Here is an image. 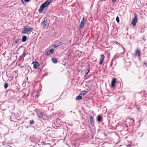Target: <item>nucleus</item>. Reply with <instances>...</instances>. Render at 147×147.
I'll use <instances>...</instances> for the list:
<instances>
[{"label": "nucleus", "instance_id": "f257e3e1", "mask_svg": "<svg viewBox=\"0 0 147 147\" xmlns=\"http://www.w3.org/2000/svg\"><path fill=\"white\" fill-rule=\"evenodd\" d=\"M51 0H47L45 3H43L40 6L39 9V12L40 13L42 12L43 9L46 7L50 4Z\"/></svg>", "mask_w": 147, "mask_h": 147}, {"label": "nucleus", "instance_id": "f03ea898", "mask_svg": "<svg viewBox=\"0 0 147 147\" xmlns=\"http://www.w3.org/2000/svg\"><path fill=\"white\" fill-rule=\"evenodd\" d=\"M24 30L22 31V33L28 34L32 32L33 30V28H32L28 27V28H27L26 27H24Z\"/></svg>", "mask_w": 147, "mask_h": 147}, {"label": "nucleus", "instance_id": "7ed1b4c3", "mask_svg": "<svg viewBox=\"0 0 147 147\" xmlns=\"http://www.w3.org/2000/svg\"><path fill=\"white\" fill-rule=\"evenodd\" d=\"M134 17L133 18L131 24L133 26L135 27L138 22V17L136 14H134Z\"/></svg>", "mask_w": 147, "mask_h": 147}, {"label": "nucleus", "instance_id": "20e7f679", "mask_svg": "<svg viewBox=\"0 0 147 147\" xmlns=\"http://www.w3.org/2000/svg\"><path fill=\"white\" fill-rule=\"evenodd\" d=\"M47 24V20L46 18H45L41 24L42 26V28H45Z\"/></svg>", "mask_w": 147, "mask_h": 147}, {"label": "nucleus", "instance_id": "39448f33", "mask_svg": "<svg viewBox=\"0 0 147 147\" xmlns=\"http://www.w3.org/2000/svg\"><path fill=\"white\" fill-rule=\"evenodd\" d=\"M117 81V79L115 78H113L111 82V87L114 88L115 87L116 82Z\"/></svg>", "mask_w": 147, "mask_h": 147}, {"label": "nucleus", "instance_id": "423d86ee", "mask_svg": "<svg viewBox=\"0 0 147 147\" xmlns=\"http://www.w3.org/2000/svg\"><path fill=\"white\" fill-rule=\"evenodd\" d=\"M85 22L84 18H83L79 25V27L80 29H82L84 27V25Z\"/></svg>", "mask_w": 147, "mask_h": 147}, {"label": "nucleus", "instance_id": "0eeeda50", "mask_svg": "<svg viewBox=\"0 0 147 147\" xmlns=\"http://www.w3.org/2000/svg\"><path fill=\"white\" fill-rule=\"evenodd\" d=\"M32 64L34 65V68L36 69H37V67L39 65L38 63L36 61L33 62Z\"/></svg>", "mask_w": 147, "mask_h": 147}, {"label": "nucleus", "instance_id": "6e6552de", "mask_svg": "<svg viewBox=\"0 0 147 147\" xmlns=\"http://www.w3.org/2000/svg\"><path fill=\"white\" fill-rule=\"evenodd\" d=\"M140 50L139 49H137L136 52H135V56L136 57L140 56Z\"/></svg>", "mask_w": 147, "mask_h": 147}, {"label": "nucleus", "instance_id": "1a4fd4ad", "mask_svg": "<svg viewBox=\"0 0 147 147\" xmlns=\"http://www.w3.org/2000/svg\"><path fill=\"white\" fill-rule=\"evenodd\" d=\"M105 56L103 55H102L101 56L100 60L99 61V64L101 65L104 61V59L105 58Z\"/></svg>", "mask_w": 147, "mask_h": 147}, {"label": "nucleus", "instance_id": "9d476101", "mask_svg": "<svg viewBox=\"0 0 147 147\" xmlns=\"http://www.w3.org/2000/svg\"><path fill=\"white\" fill-rule=\"evenodd\" d=\"M97 121L98 122L102 121H103L102 119V116L101 114L98 115L97 116Z\"/></svg>", "mask_w": 147, "mask_h": 147}, {"label": "nucleus", "instance_id": "9b49d317", "mask_svg": "<svg viewBox=\"0 0 147 147\" xmlns=\"http://www.w3.org/2000/svg\"><path fill=\"white\" fill-rule=\"evenodd\" d=\"M91 90L90 88H89L88 91H82L80 94L81 95H84L87 94L88 92H89Z\"/></svg>", "mask_w": 147, "mask_h": 147}, {"label": "nucleus", "instance_id": "f8f14e48", "mask_svg": "<svg viewBox=\"0 0 147 147\" xmlns=\"http://www.w3.org/2000/svg\"><path fill=\"white\" fill-rule=\"evenodd\" d=\"M26 54L24 52L22 54L20 57L19 58V61L22 60V61L24 60V59H23V58L25 56Z\"/></svg>", "mask_w": 147, "mask_h": 147}, {"label": "nucleus", "instance_id": "ddd939ff", "mask_svg": "<svg viewBox=\"0 0 147 147\" xmlns=\"http://www.w3.org/2000/svg\"><path fill=\"white\" fill-rule=\"evenodd\" d=\"M94 119L93 117L92 116V115H91L90 116V123L91 124H92L93 123L94 121Z\"/></svg>", "mask_w": 147, "mask_h": 147}, {"label": "nucleus", "instance_id": "4468645a", "mask_svg": "<svg viewBox=\"0 0 147 147\" xmlns=\"http://www.w3.org/2000/svg\"><path fill=\"white\" fill-rule=\"evenodd\" d=\"M27 39V36H23L22 38V41L23 42H25Z\"/></svg>", "mask_w": 147, "mask_h": 147}, {"label": "nucleus", "instance_id": "2eb2a0df", "mask_svg": "<svg viewBox=\"0 0 147 147\" xmlns=\"http://www.w3.org/2000/svg\"><path fill=\"white\" fill-rule=\"evenodd\" d=\"M37 116L38 117L42 118L43 117V115L41 112H40L38 113Z\"/></svg>", "mask_w": 147, "mask_h": 147}, {"label": "nucleus", "instance_id": "dca6fc26", "mask_svg": "<svg viewBox=\"0 0 147 147\" xmlns=\"http://www.w3.org/2000/svg\"><path fill=\"white\" fill-rule=\"evenodd\" d=\"M61 45V43H59L58 44H56L55 45L53 46L54 47H53L54 49H55V48Z\"/></svg>", "mask_w": 147, "mask_h": 147}, {"label": "nucleus", "instance_id": "f3484780", "mask_svg": "<svg viewBox=\"0 0 147 147\" xmlns=\"http://www.w3.org/2000/svg\"><path fill=\"white\" fill-rule=\"evenodd\" d=\"M53 62L54 63H56L57 62V60L55 58H53L52 59Z\"/></svg>", "mask_w": 147, "mask_h": 147}, {"label": "nucleus", "instance_id": "a211bd4d", "mask_svg": "<svg viewBox=\"0 0 147 147\" xmlns=\"http://www.w3.org/2000/svg\"><path fill=\"white\" fill-rule=\"evenodd\" d=\"M82 98V96L81 95H79L76 97V99L78 100H80Z\"/></svg>", "mask_w": 147, "mask_h": 147}, {"label": "nucleus", "instance_id": "6ab92c4d", "mask_svg": "<svg viewBox=\"0 0 147 147\" xmlns=\"http://www.w3.org/2000/svg\"><path fill=\"white\" fill-rule=\"evenodd\" d=\"M51 53H53L54 52V50L53 49H51L49 50Z\"/></svg>", "mask_w": 147, "mask_h": 147}, {"label": "nucleus", "instance_id": "aec40b11", "mask_svg": "<svg viewBox=\"0 0 147 147\" xmlns=\"http://www.w3.org/2000/svg\"><path fill=\"white\" fill-rule=\"evenodd\" d=\"M24 1L25 2H27L29 1L30 0H21L23 4H24Z\"/></svg>", "mask_w": 147, "mask_h": 147}, {"label": "nucleus", "instance_id": "412c9836", "mask_svg": "<svg viewBox=\"0 0 147 147\" xmlns=\"http://www.w3.org/2000/svg\"><path fill=\"white\" fill-rule=\"evenodd\" d=\"M34 123V122L33 120H30L29 121V123L30 125L33 124V123Z\"/></svg>", "mask_w": 147, "mask_h": 147}, {"label": "nucleus", "instance_id": "4be33fe9", "mask_svg": "<svg viewBox=\"0 0 147 147\" xmlns=\"http://www.w3.org/2000/svg\"><path fill=\"white\" fill-rule=\"evenodd\" d=\"M8 86V84L7 83H5L4 84V86L5 89H6Z\"/></svg>", "mask_w": 147, "mask_h": 147}, {"label": "nucleus", "instance_id": "5701e85b", "mask_svg": "<svg viewBox=\"0 0 147 147\" xmlns=\"http://www.w3.org/2000/svg\"><path fill=\"white\" fill-rule=\"evenodd\" d=\"M116 20L118 23H119V20L118 17H117L116 18Z\"/></svg>", "mask_w": 147, "mask_h": 147}, {"label": "nucleus", "instance_id": "b1692460", "mask_svg": "<svg viewBox=\"0 0 147 147\" xmlns=\"http://www.w3.org/2000/svg\"><path fill=\"white\" fill-rule=\"evenodd\" d=\"M129 120H130V121L132 123H133L134 122V120L132 119H129Z\"/></svg>", "mask_w": 147, "mask_h": 147}, {"label": "nucleus", "instance_id": "393cba45", "mask_svg": "<svg viewBox=\"0 0 147 147\" xmlns=\"http://www.w3.org/2000/svg\"><path fill=\"white\" fill-rule=\"evenodd\" d=\"M46 54L47 55H49L51 53H50V51H49L46 52Z\"/></svg>", "mask_w": 147, "mask_h": 147}, {"label": "nucleus", "instance_id": "a878e982", "mask_svg": "<svg viewBox=\"0 0 147 147\" xmlns=\"http://www.w3.org/2000/svg\"><path fill=\"white\" fill-rule=\"evenodd\" d=\"M88 73H86V74H85V76H84V78H86L87 76H88Z\"/></svg>", "mask_w": 147, "mask_h": 147}, {"label": "nucleus", "instance_id": "bb28decb", "mask_svg": "<svg viewBox=\"0 0 147 147\" xmlns=\"http://www.w3.org/2000/svg\"><path fill=\"white\" fill-rule=\"evenodd\" d=\"M123 53H121L122 54H123L124 53V52L125 51V49L124 48H123Z\"/></svg>", "mask_w": 147, "mask_h": 147}, {"label": "nucleus", "instance_id": "cd10ccee", "mask_svg": "<svg viewBox=\"0 0 147 147\" xmlns=\"http://www.w3.org/2000/svg\"><path fill=\"white\" fill-rule=\"evenodd\" d=\"M113 59H112V62H111V64H110V65L111 66H112V64H113V63H112V61H113Z\"/></svg>", "mask_w": 147, "mask_h": 147}, {"label": "nucleus", "instance_id": "c85d7f7f", "mask_svg": "<svg viewBox=\"0 0 147 147\" xmlns=\"http://www.w3.org/2000/svg\"><path fill=\"white\" fill-rule=\"evenodd\" d=\"M117 0H112V2L113 3L115 2Z\"/></svg>", "mask_w": 147, "mask_h": 147}, {"label": "nucleus", "instance_id": "c756f323", "mask_svg": "<svg viewBox=\"0 0 147 147\" xmlns=\"http://www.w3.org/2000/svg\"><path fill=\"white\" fill-rule=\"evenodd\" d=\"M90 71V70L89 69H88V72H87V73H88H88Z\"/></svg>", "mask_w": 147, "mask_h": 147}, {"label": "nucleus", "instance_id": "7c9ffc66", "mask_svg": "<svg viewBox=\"0 0 147 147\" xmlns=\"http://www.w3.org/2000/svg\"><path fill=\"white\" fill-rule=\"evenodd\" d=\"M144 65H146V67H147V65H146V63H144Z\"/></svg>", "mask_w": 147, "mask_h": 147}, {"label": "nucleus", "instance_id": "2f4dec72", "mask_svg": "<svg viewBox=\"0 0 147 147\" xmlns=\"http://www.w3.org/2000/svg\"><path fill=\"white\" fill-rule=\"evenodd\" d=\"M16 43H17V42H18V40H17L16 41Z\"/></svg>", "mask_w": 147, "mask_h": 147}, {"label": "nucleus", "instance_id": "473e14b6", "mask_svg": "<svg viewBox=\"0 0 147 147\" xmlns=\"http://www.w3.org/2000/svg\"><path fill=\"white\" fill-rule=\"evenodd\" d=\"M89 88H90L89 87H88V88L87 91H88L89 90Z\"/></svg>", "mask_w": 147, "mask_h": 147}]
</instances>
